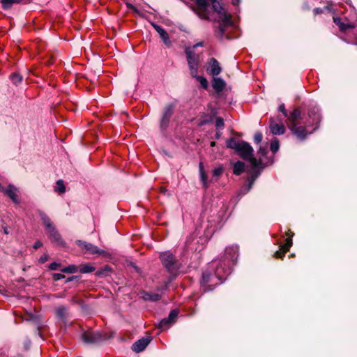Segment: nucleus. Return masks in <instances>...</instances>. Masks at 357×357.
Here are the masks:
<instances>
[{"mask_svg":"<svg viewBox=\"0 0 357 357\" xmlns=\"http://www.w3.org/2000/svg\"><path fill=\"white\" fill-rule=\"evenodd\" d=\"M239 3H240V0H232V3L234 5H238Z\"/></svg>","mask_w":357,"mask_h":357,"instance_id":"obj_54","label":"nucleus"},{"mask_svg":"<svg viewBox=\"0 0 357 357\" xmlns=\"http://www.w3.org/2000/svg\"><path fill=\"white\" fill-rule=\"evenodd\" d=\"M226 83L220 77H214L213 82H212V86L213 89L219 93L221 92L225 87Z\"/></svg>","mask_w":357,"mask_h":357,"instance_id":"obj_20","label":"nucleus"},{"mask_svg":"<svg viewBox=\"0 0 357 357\" xmlns=\"http://www.w3.org/2000/svg\"><path fill=\"white\" fill-rule=\"evenodd\" d=\"M221 135H222V133L220 132H219V131L216 132L215 138L219 139Z\"/></svg>","mask_w":357,"mask_h":357,"instance_id":"obj_52","label":"nucleus"},{"mask_svg":"<svg viewBox=\"0 0 357 357\" xmlns=\"http://www.w3.org/2000/svg\"><path fill=\"white\" fill-rule=\"evenodd\" d=\"M223 172V169L222 167H218L217 168H215V169H213V176H219L220 175H221Z\"/></svg>","mask_w":357,"mask_h":357,"instance_id":"obj_39","label":"nucleus"},{"mask_svg":"<svg viewBox=\"0 0 357 357\" xmlns=\"http://www.w3.org/2000/svg\"><path fill=\"white\" fill-rule=\"evenodd\" d=\"M258 154H259L261 156H266L267 153V149L266 147L260 146L259 149V151L257 152Z\"/></svg>","mask_w":357,"mask_h":357,"instance_id":"obj_41","label":"nucleus"},{"mask_svg":"<svg viewBox=\"0 0 357 357\" xmlns=\"http://www.w3.org/2000/svg\"><path fill=\"white\" fill-rule=\"evenodd\" d=\"M192 77L196 78L197 80H198L201 86L204 89H207L208 84L207 79L205 77H204L202 76H199V75H197V74H196V76H192Z\"/></svg>","mask_w":357,"mask_h":357,"instance_id":"obj_26","label":"nucleus"},{"mask_svg":"<svg viewBox=\"0 0 357 357\" xmlns=\"http://www.w3.org/2000/svg\"><path fill=\"white\" fill-rule=\"evenodd\" d=\"M151 342V338L149 337H142L137 341H136L132 346V349L137 353H139L144 350V349L148 346V344Z\"/></svg>","mask_w":357,"mask_h":357,"instance_id":"obj_14","label":"nucleus"},{"mask_svg":"<svg viewBox=\"0 0 357 357\" xmlns=\"http://www.w3.org/2000/svg\"><path fill=\"white\" fill-rule=\"evenodd\" d=\"M215 146V142H211V146Z\"/></svg>","mask_w":357,"mask_h":357,"instance_id":"obj_57","label":"nucleus"},{"mask_svg":"<svg viewBox=\"0 0 357 357\" xmlns=\"http://www.w3.org/2000/svg\"><path fill=\"white\" fill-rule=\"evenodd\" d=\"M211 0H196L199 10L197 11V15L202 19H208L207 13H206V8L210 3Z\"/></svg>","mask_w":357,"mask_h":357,"instance_id":"obj_13","label":"nucleus"},{"mask_svg":"<svg viewBox=\"0 0 357 357\" xmlns=\"http://www.w3.org/2000/svg\"><path fill=\"white\" fill-rule=\"evenodd\" d=\"M278 111H279V112H282V114H283L285 117H286V116H287L288 113H287V110H286V109H285L284 104H283V103H282V104H281V105H279V107H278Z\"/></svg>","mask_w":357,"mask_h":357,"instance_id":"obj_40","label":"nucleus"},{"mask_svg":"<svg viewBox=\"0 0 357 357\" xmlns=\"http://www.w3.org/2000/svg\"><path fill=\"white\" fill-rule=\"evenodd\" d=\"M3 231H4V233H5L6 234H8V229H7L6 227H5V228L3 229Z\"/></svg>","mask_w":357,"mask_h":357,"instance_id":"obj_55","label":"nucleus"},{"mask_svg":"<svg viewBox=\"0 0 357 357\" xmlns=\"http://www.w3.org/2000/svg\"><path fill=\"white\" fill-rule=\"evenodd\" d=\"M185 54L188 64L190 68V75L192 76H196V74L198 73L200 63L199 55L195 54L188 49L185 50Z\"/></svg>","mask_w":357,"mask_h":357,"instance_id":"obj_4","label":"nucleus"},{"mask_svg":"<svg viewBox=\"0 0 357 357\" xmlns=\"http://www.w3.org/2000/svg\"><path fill=\"white\" fill-rule=\"evenodd\" d=\"M175 105L174 103H169L164 107L163 113L160 122V128L161 130H165L169 123L170 119L174 114Z\"/></svg>","mask_w":357,"mask_h":357,"instance_id":"obj_7","label":"nucleus"},{"mask_svg":"<svg viewBox=\"0 0 357 357\" xmlns=\"http://www.w3.org/2000/svg\"><path fill=\"white\" fill-rule=\"evenodd\" d=\"M2 3V7L4 9H8L15 2V0H0Z\"/></svg>","mask_w":357,"mask_h":357,"instance_id":"obj_32","label":"nucleus"},{"mask_svg":"<svg viewBox=\"0 0 357 357\" xmlns=\"http://www.w3.org/2000/svg\"><path fill=\"white\" fill-rule=\"evenodd\" d=\"M52 241L56 243L59 245H61L63 243L62 238L61 237V235L58 232H55L52 237L50 238Z\"/></svg>","mask_w":357,"mask_h":357,"instance_id":"obj_29","label":"nucleus"},{"mask_svg":"<svg viewBox=\"0 0 357 357\" xmlns=\"http://www.w3.org/2000/svg\"><path fill=\"white\" fill-rule=\"evenodd\" d=\"M56 316L64 321L68 315V309L65 306H59L56 310Z\"/></svg>","mask_w":357,"mask_h":357,"instance_id":"obj_23","label":"nucleus"},{"mask_svg":"<svg viewBox=\"0 0 357 357\" xmlns=\"http://www.w3.org/2000/svg\"><path fill=\"white\" fill-rule=\"evenodd\" d=\"M309 120L305 122V126L298 124L289 125V129L300 140H304L309 134L313 132L319 126L321 116L317 107L312 108L308 113Z\"/></svg>","mask_w":357,"mask_h":357,"instance_id":"obj_2","label":"nucleus"},{"mask_svg":"<svg viewBox=\"0 0 357 357\" xmlns=\"http://www.w3.org/2000/svg\"><path fill=\"white\" fill-rule=\"evenodd\" d=\"M52 278H53L54 280L57 281L62 278H64L65 276H64V275H63L61 273H53Z\"/></svg>","mask_w":357,"mask_h":357,"instance_id":"obj_43","label":"nucleus"},{"mask_svg":"<svg viewBox=\"0 0 357 357\" xmlns=\"http://www.w3.org/2000/svg\"><path fill=\"white\" fill-rule=\"evenodd\" d=\"M95 270V268L90 264H82L78 268V271L82 273H91Z\"/></svg>","mask_w":357,"mask_h":357,"instance_id":"obj_25","label":"nucleus"},{"mask_svg":"<svg viewBox=\"0 0 357 357\" xmlns=\"http://www.w3.org/2000/svg\"><path fill=\"white\" fill-rule=\"evenodd\" d=\"M199 174H200L201 181L203 183L204 186L205 188H206L207 187V176L205 173V171L204 170V171L199 172Z\"/></svg>","mask_w":357,"mask_h":357,"instance_id":"obj_34","label":"nucleus"},{"mask_svg":"<svg viewBox=\"0 0 357 357\" xmlns=\"http://www.w3.org/2000/svg\"><path fill=\"white\" fill-rule=\"evenodd\" d=\"M210 3L212 5L213 10L220 15V20L222 21L225 24H231V17L223 10V8L217 0H211Z\"/></svg>","mask_w":357,"mask_h":357,"instance_id":"obj_10","label":"nucleus"},{"mask_svg":"<svg viewBox=\"0 0 357 357\" xmlns=\"http://www.w3.org/2000/svg\"><path fill=\"white\" fill-rule=\"evenodd\" d=\"M270 149L272 152L275 153L279 149V142L275 139L271 142Z\"/></svg>","mask_w":357,"mask_h":357,"instance_id":"obj_33","label":"nucleus"},{"mask_svg":"<svg viewBox=\"0 0 357 357\" xmlns=\"http://www.w3.org/2000/svg\"><path fill=\"white\" fill-rule=\"evenodd\" d=\"M56 191L60 194L64 193L66 191V187L64 183L62 180H59L56 182Z\"/></svg>","mask_w":357,"mask_h":357,"instance_id":"obj_28","label":"nucleus"},{"mask_svg":"<svg viewBox=\"0 0 357 357\" xmlns=\"http://www.w3.org/2000/svg\"><path fill=\"white\" fill-rule=\"evenodd\" d=\"M76 243L81 248L85 249L90 254H102L103 250L99 249L97 246L81 240H77Z\"/></svg>","mask_w":357,"mask_h":357,"instance_id":"obj_12","label":"nucleus"},{"mask_svg":"<svg viewBox=\"0 0 357 357\" xmlns=\"http://www.w3.org/2000/svg\"><path fill=\"white\" fill-rule=\"evenodd\" d=\"M47 231L48 233V235H49V237H52L53 236V234L57 231V230L56 229V228L54 227V226L53 225L52 227H50L49 229H47Z\"/></svg>","mask_w":357,"mask_h":357,"instance_id":"obj_42","label":"nucleus"},{"mask_svg":"<svg viewBox=\"0 0 357 357\" xmlns=\"http://www.w3.org/2000/svg\"><path fill=\"white\" fill-rule=\"evenodd\" d=\"M269 128L273 135H282L285 132L286 128L280 117L271 118L269 120Z\"/></svg>","mask_w":357,"mask_h":357,"instance_id":"obj_9","label":"nucleus"},{"mask_svg":"<svg viewBox=\"0 0 357 357\" xmlns=\"http://www.w3.org/2000/svg\"><path fill=\"white\" fill-rule=\"evenodd\" d=\"M82 340L87 344H96L106 339V335L98 331H86L82 335Z\"/></svg>","mask_w":357,"mask_h":357,"instance_id":"obj_8","label":"nucleus"},{"mask_svg":"<svg viewBox=\"0 0 357 357\" xmlns=\"http://www.w3.org/2000/svg\"><path fill=\"white\" fill-rule=\"evenodd\" d=\"M17 189L13 185H9L6 188L4 194L8 196L15 203H19L17 199Z\"/></svg>","mask_w":357,"mask_h":357,"instance_id":"obj_19","label":"nucleus"},{"mask_svg":"<svg viewBox=\"0 0 357 357\" xmlns=\"http://www.w3.org/2000/svg\"><path fill=\"white\" fill-rule=\"evenodd\" d=\"M245 164L241 161H237L233 167V173L236 175H240L244 172Z\"/></svg>","mask_w":357,"mask_h":357,"instance_id":"obj_22","label":"nucleus"},{"mask_svg":"<svg viewBox=\"0 0 357 357\" xmlns=\"http://www.w3.org/2000/svg\"><path fill=\"white\" fill-rule=\"evenodd\" d=\"M151 24L155 30L158 33L164 43L167 46L169 47L171 45V42L169 40V35L165 30L156 24L152 23Z\"/></svg>","mask_w":357,"mask_h":357,"instance_id":"obj_17","label":"nucleus"},{"mask_svg":"<svg viewBox=\"0 0 357 357\" xmlns=\"http://www.w3.org/2000/svg\"><path fill=\"white\" fill-rule=\"evenodd\" d=\"M221 268L218 266L214 273L205 271L202 274L201 284L204 291H211L218 284L222 282L224 276L220 275Z\"/></svg>","mask_w":357,"mask_h":357,"instance_id":"obj_3","label":"nucleus"},{"mask_svg":"<svg viewBox=\"0 0 357 357\" xmlns=\"http://www.w3.org/2000/svg\"><path fill=\"white\" fill-rule=\"evenodd\" d=\"M225 126L224 120L221 117H217L215 119V127L217 128H223Z\"/></svg>","mask_w":357,"mask_h":357,"instance_id":"obj_36","label":"nucleus"},{"mask_svg":"<svg viewBox=\"0 0 357 357\" xmlns=\"http://www.w3.org/2000/svg\"><path fill=\"white\" fill-rule=\"evenodd\" d=\"M10 79L13 84L17 85L22 81V76L17 73H13L10 75Z\"/></svg>","mask_w":357,"mask_h":357,"instance_id":"obj_30","label":"nucleus"},{"mask_svg":"<svg viewBox=\"0 0 357 357\" xmlns=\"http://www.w3.org/2000/svg\"><path fill=\"white\" fill-rule=\"evenodd\" d=\"M178 316V311L173 310L170 312L167 318L162 319L159 324L158 328L162 330H166L175 321L176 317Z\"/></svg>","mask_w":357,"mask_h":357,"instance_id":"obj_11","label":"nucleus"},{"mask_svg":"<svg viewBox=\"0 0 357 357\" xmlns=\"http://www.w3.org/2000/svg\"><path fill=\"white\" fill-rule=\"evenodd\" d=\"M167 190L165 188H160V192L163 194H165L167 192Z\"/></svg>","mask_w":357,"mask_h":357,"instance_id":"obj_53","label":"nucleus"},{"mask_svg":"<svg viewBox=\"0 0 357 357\" xmlns=\"http://www.w3.org/2000/svg\"><path fill=\"white\" fill-rule=\"evenodd\" d=\"M238 256V248L236 245L227 247L225 252L223 258L224 264L227 266L228 269L230 268L231 265H234L237 260Z\"/></svg>","mask_w":357,"mask_h":357,"instance_id":"obj_5","label":"nucleus"},{"mask_svg":"<svg viewBox=\"0 0 357 357\" xmlns=\"http://www.w3.org/2000/svg\"><path fill=\"white\" fill-rule=\"evenodd\" d=\"M262 138H263L262 133L257 132L255 134L254 141L256 144H259L261 142Z\"/></svg>","mask_w":357,"mask_h":357,"instance_id":"obj_37","label":"nucleus"},{"mask_svg":"<svg viewBox=\"0 0 357 357\" xmlns=\"http://www.w3.org/2000/svg\"><path fill=\"white\" fill-rule=\"evenodd\" d=\"M78 271V267L75 265H70L61 269V272L67 273H75Z\"/></svg>","mask_w":357,"mask_h":357,"instance_id":"obj_27","label":"nucleus"},{"mask_svg":"<svg viewBox=\"0 0 357 357\" xmlns=\"http://www.w3.org/2000/svg\"><path fill=\"white\" fill-rule=\"evenodd\" d=\"M160 259L163 266L170 273L177 271L178 266L176 264L174 256L170 252H165L160 255Z\"/></svg>","mask_w":357,"mask_h":357,"instance_id":"obj_6","label":"nucleus"},{"mask_svg":"<svg viewBox=\"0 0 357 357\" xmlns=\"http://www.w3.org/2000/svg\"><path fill=\"white\" fill-rule=\"evenodd\" d=\"M6 187L3 186V185L0 183V191H1V192H3V193H4V192L6 191Z\"/></svg>","mask_w":357,"mask_h":357,"instance_id":"obj_51","label":"nucleus"},{"mask_svg":"<svg viewBox=\"0 0 357 357\" xmlns=\"http://www.w3.org/2000/svg\"><path fill=\"white\" fill-rule=\"evenodd\" d=\"M127 5H128V7L131 8L132 9H135V7L133 6H132L131 4L128 3Z\"/></svg>","mask_w":357,"mask_h":357,"instance_id":"obj_56","label":"nucleus"},{"mask_svg":"<svg viewBox=\"0 0 357 357\" xmlns=\"http://www.w3.org/2000/svg\"><path fill=\"white\" fill-rule=\"evenodd\" d=\"M199 174H200L201 181L203 183L204 186L205 188H206L207 187V176L205 173V171L204 170V171L199 172Z\"/></svg>","mask_w":357,"mask_h":357,"instance_id":"obj_35","label":"nucleus"},{"mask_svg":"<svg viewBox=\"0 0 357 357\" xmlns=\"http://www.w3.org/2000/svg\"><path fill=\"white\" fill-rule=\"evenodd\" d=\"M289 121V125L299 124L298 120L301 119V111L299 109H294L286 116Z\"/></svg>","mask_w":357,"mask_h":357,"instance_id":"obj_16","label":"nucleus"},{"mask_svg":"<svg viewBox=\"0 0 357 357\" xmlns=\"http://www.w3.org/2000/svg\"><path fill=\"white\" fill-rule=\"evenodd\" d=\"M204 45V43L203 42H200V43H198L197 44H195L194 46H193V48H196L197 47H202Z\"/></svg>","mask_w":357,"mask_h":357,"instance_id":"obj_49","label":"nucleus"},{"mask_svg":"<svg viewBox=\"0 0 357 357\" xmlns=\"http://www.w3.org/2000/svg\"><path fill=\"white\" fill-rule=\"evenodd\" d=\"M59 266H60V264H58L56 262H52L50 264L49 268L50 270L54 271V270H56Z\"/></svg>","mask_w":357,"mask_h":357,"instance_id":"obj_44","label":"nucleus"},{"mask_svg":"<svg viewBox=\"0 0 357 357\" xmlns=\"http://www.w3.org/2000/svg\"><path fill=\"white\" fill-rule=\"evenodd\" d=\"M48 258H49V256L47 254H44L43 255H42L39 259V261L41 263V264H43L45 263V261H47L48 260Z\"/></svg>","mask_w":357,"mask_h":357,"instance_id":"obj_46","label":"nucleus"},{"mask_svg":"<svg viewBox=\"0 0 357 357\" xmlns=\"http://www.w3.org/2000/svg\"><path fill=\"white\" fill-rule=\"evenodd\" d=\"M42 246V243L40 241H36L33 245L34 249H38Z\"/></svg>","mask_w":357,"mask_h":357,"instance_id":"obj_47","label":"nucleus"},{"mask_svg":"<svg viewBox=\"0 0 357 357\" xmlns=\"http://www.w3.org/2000/svg\"><path fill=\"white\" fill-rule=\"evenodd\" d=\"M257 176H258V174H252L251 176L249 177V178H248L249 183H248V187H246L245 189V192H248L250 190V188H252V186Z\"/></svg>","mask_w":357,"mask_h":357,"instance_id":"obj_31","label":"nucleus"},{"mask_svg":"<svg viewBox=\"0 0 357 357\" xmlns=\"http://www.w3.org/2000/svg\"><path fill=\"white\" fill-rule=\"evenodd\" d=\"M228 24H225L222 21V24L219 26V31L221 36H222L225 33V26H227Z\"/></svg>","mask_w":357,"mask_h":357,"instance_id":"obj_45","label":"nucleus"},{"mask_svg":"<svg viewBox=\"0 0 357 357\" xmlns=\"http://www.w3.org/2000/svg\"><path fill=\"white\" fill-rule=\"evenodd\" d=\"M313 12L315 15H317L321 13L322 12V10L319 8H316L314 9Z\"/></svg>","mask_w":357,"mask_h":357,"instance_id":"obj_48","label":"nucleus"},{"mask_svg":"<svg viewBox=\"0 0 357 357\" xmlns=\"http://www.w3.org/2000/svg\"><path fill=\"white\" fill-rule=\"evenodd\" d=\"M292 245V240L290 237L286 239V243L284 245L280 246V250H278L275 252L274 257L275 258H282L285 253L287 252Z\"/></svg>","mask_w":357,"mask_h":357,"instance_id":"obj_15","label":"nucleus"},{"mask_svg":"<svg viewBox=\"0 0 357 357\" xmlns=\"http://www.w3.org/2000/svg\"><path fill=\"white\" fill-rule=\"evenodd\" d=\"M227 146L234 149L243 159L248 160L253 170L264 168L262 158L257 159L253 156V149L248 142L231 138L227 141Z\"/></svg>","mask_w":357,"mask_h":357,"instance_id":"obj_1","label":"nucleus"},{"mask_svg":"<svg viewBox=\"0 0 357 357\" xmlns=\"http://www.w3.org/2000/svg\"><path fill=\"white\" fill-rule=\"evenodd\" d=\"M39 215L43 221V223L45 226L46 229L53 226L50 218L44 212L39 211Z\"/></svg>","mask_w":357,"mask_h":357,"instance_id":"obj_24","label":"nucleus"},{"mask_svg":"<svg viewBox=\"0 0 357 357\" xmlns=\"http://www.w3.org/2000/svg\"><path fill=\"white\" fill-rule=\"evenodd\" d=\"M334 22L339 26V27L342 29V30H345L347 29V26L346 25L344 24V23H342L340 22V19L338 18V17H336V18H334Z\"/></svg>","mask_w":357,"mask_h":357,"instance_id":"obj_38","label":"nucleus"},{"mask_svg":"<svg viewBox=\"0 0 357 357\" xmlns=\"http://www.w3.org/2000/svg\"><path fill=\"white\" fill-rule=\"evenodd\" d=\"M199 172H202V171H204V166H203V163L202 162H200L199 165Z\"/></svg>","mask_w":357,"mask_h":357,"instance_id":"obj_50","label":"nucleus"},{"mask_svg":"<svg viewBox=\"0 0 357 357\" xmlns=\"http://www.w3.org/2000/svg\"><path fill=\"white\" fill-rule=\"evenodd\" d=\"M208 65L211 66L210 73L213 76H217L221 73L222 68L219 62L215 58L210 59L208 61Z\"/></svg>","mask_w":357,"mask_h":357,"instance_id":"obj_18","label":"nucleus"},{"mask_svg":"<svg viewBox=\"0 0 357 357\" xmlns=\"http://www.w3.org/2000/svg\"><path fill=\"white\" fill-rule=\"evenodd\" d=\"M142 298L146 301H157L160 299L161 296L156 293L144 292Z\"/></svg>","mask_w":357,"mask_h":357,"instance_id":"obj_21","label":"nucleus"}]
</instances>
